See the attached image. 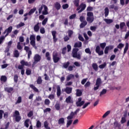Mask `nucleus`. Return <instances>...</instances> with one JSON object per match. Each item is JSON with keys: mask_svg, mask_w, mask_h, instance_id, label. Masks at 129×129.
I'll use <instances>...</instances> for the list:
<instances>
[{"mask_svg": "<svg viewBox=\"0 0 129 129\" xmlns=\"http://www.w3.org/2000/svg\"><path fill=\"white\" fill-rule=\"evenodd\" d=\"M21 65L18 66V69L21 71V73L22 75H24L25 74V69H24V67L25 66H29V62L28 61H25V60H21L20 61Z\"/></svg>", "mask_w": 129, "mask_h": 129, "instance_id": "1", "label": "nucleus"}, {"mask_svg": "<svg viewBox=\"0 0 129 129\" xmlns=\"http://www.w3.org/2000/svg\"><path fill=\"white\" fill-rule=\"evenodd\" d=\"M87 21L89 24L93 23L94 21V16L93 13L91 12H88L87 13Z\"/></svg>", "mask_w": 129, "mask_h": 129, "instance_id": "2", "label": "nucleus"}, {"mask_svg": "<svg viewBox=\"0 0 129 129\" xmlns=\"http://www.w3.org/2000/svg\"><path fill=\"white\" fill-rule=\"evenodd\" d=\"M29 39L30 40V45H31L33 48L37 49V46H36V36L31 35Z\"/></svg>", "mask_w": 129, "mask_h": 129, "instance_id": "3", "label": "nucleus"}, {"mask_svg": "<svg viewBox=\"0 0 129 129\" xmlns=\"http://www.w3.org/2000/svg\"><path fill=\"white\" fill-rule=\"evenodd\" d=\"M79 50V49L78 48H74L72 54L73 58H77V59L80 60V59H81V55H80V54H77V52H78Z\"/></svg>", "mask_w": 129, "mask_h": 129, "instance_id": "4", "label": "nucleus"}, {"mask_svg": "<svg viewBox=\"0 0 129 129\" xmlns=\"http://www.w3.org/2000/svg\"><path fill=\"white\" fill-rule=\"evenodd\" d=\"M102 83V82L101 81V79H100V78H97L96 81V84H95L96 87H94L93 88L94 90L95 91L96 90H98L100 85H101Z\"/></svg>", "mask_w": 129, "mask_h": 129, "instance_id": "5", "label": "nucleus"}, {"mask_svg": "<svg viewBox=\"0 0 129 129\" xmlns=\"http://www.w3.org/2000/svg\"><path fill=\"white\" fill-rule=\"evenodd\" d=\"M86 9V4H84V3L81 4V5L77 8V11H78V14H80V13H82L83 11H84Z\"/></svg>", "mask_w": 129, "mask_h": 129, "instance_id": "6", "label": "nucleus"}, {"mask_svg": "<svg viewBox=\"0 0 129 129\" xmlns=\"http://www.w3.org/2000/svg\"><path fill=\"white\" fill-rule=\"evenodd\" d=\"M14 116L15 117V120L17 122H19L22 119V117L20 116V112L18 110L15 111Z\"/></svg>", "mask_w": 129, "mask_h": 129, "instance_id": "7", "label": "nucleus"}, {"mask_svg": "<svg viewBox=\"0 0 129 129\" xmlns=\"http://www.w3.org/2000/svg\"><path fill=\"white\" fill-rule=\"evenodd\" d=\"M52 59L54 63H57L60 60V57H58V53L55 52L53 54Z\"/></svg>", "mask_w": 129, "mask_h": 129, "instance_id": "8", "label": "nucleus"}, {"mask_svg": "<svg viewBox=\"0 0 129 129\" xmlns=\"http://www.w3.org/2000/svg\"><path fill=\"white\" fill-rule=\"evenodd\" d=\"M12 31H13V26H10L9 27H8V28L6 29L5 30V31L3 32V34L4 35H5V34H6L5 35V37H8V35L12 33Z\"/></svg>", "mask_w": 129, "mask_h": 129, "instance_id": "9", "label": "nucleus"}, {"mask_svg": "<svg viewBox=\"0 0 129 129\" xmlns=\"http://www.w3.org/2000/svg\"><path fill=\"white\" fill-rule=\"evenodd\" d=\"M95 51L96 53L98 54L99 56H101L103 55V50H100V46H99V45L96 47Z\"/></svg>", "mask_w": 129, "mask_h": 129, "instance_id": "10", "label": "nucleus"}, {"mask_svg": "<svg viewBox=\"0 0 129 129\" xmlns=\"http://www.w3.org/2000/svg\"><path fill=\"white\" fill-rule=\"evenodd\" d=\"M113 48H114V46L113 45H109L108 46H106L105 48V50H104L105 54H108V51H109V50H112Z\"/></svg>", "mask_w": 129, "mask_h": 129, "instance_id": "11", "label": "nucleus"}, {"mask_svg": "<svg viewBox=\"0 0 129 129\" xmlns=\"http://www.w3.org/2000/svg\"><path fill=\"white\" fill-rule=\"evenodd\" d=\"M52 36L53 37V43H56L57 41H58V38L56 37V34H57V32L56 31H53L51 32Z\"/></svg>", "mask_w": 129, "mask_h": 129, "instance_id": "12", "label": "nucleus"}, {"mask_svg": "<svg viewBox=\"0 0 129 129\" xmlns=\"http://www.w3.org/2000/svg\"><path fill=\"white\" fill-rule=\"evenodd\" d=\"M66 102L67 103H71L72 104H73V103H74V101L73 100V99L71 97V96H69L67 98H66Z\"/></svg>", "mask_w": 129, "mask_h": 129, "instance_id": "13", "label": "nucleus"}, {"mask_svg": "<svg viewBox=\"0 0 129 129\" xmlns=\"http://www.w3.org/2000/svg\"><path fill=\"white\" fill-rule=\"evenodd\" d=\"M34 63H36L37 62H39L41 61V56L40 55L36 54L34 56Z\"/></svg>", "mask_w": 129, "mask_h": 129, "instance_id": "14", "label": "nucleus"}, {"mask_svg": "<svg viewBox=\"0 0 129 129\" xmlns=\"http://www.w3.org/2000/svg\"><path fill=\"white\" fill-rule=\"evenodd\" d=\"M40 25H41V23L38 22L34 26V31L35 32H39V30H40Z\"/></svg>", "mask_w": 129, "mask_h": 129, "instance_id": "15", "label": "nucleus"}, {"mask_svg": "<svg viewBox=\"0 0 129 129\" xmlns=\"http://www.w3.org/2000/svg\"><path fill=\"white\" fill-rule=\"evenodd\" d=\"M56 95L57 97H59L61 95V87L60 86L58 85L56 86Z\"/></svg>", "mask_w": 129, "mask_h": 129, "instance_id": "16", "label": "nucleus"}, {"mask_svg": "<svg viewBox=\"0 0 129 129\" xmlns=\"http://www.w3.org/2000/svg\"><path fill=\"white\" fill-rule=\"evenodd\" d=\"M64 91L67 94H70L71 93H72V88L67 87L66 89H64Z\"/></svg>", "mask_w": 129, "mask_h": 129, "instance_id": "17", "label": "nucleus"}, {"mask_svg": "<svg viewBox=\"0 0 129 129\" xmlns=\"http://www.w3.org/2000/svg\"><path fill=\"white\" fill-rule=\"evenodd\" d=\"M54 8L57 11H59L61 9V4L59 2H56L54 4Z\"/></svg>", "mask_w": 129, "mask_h": 129, "instance_id": "18", "label": "nucleus"}, {"mask_svg": "<svg viewBox=\"0 0 129 129\" xmlns=\"http://www.w3.org/2000/svg\"><path fill=\"white\" fill-rule=\"evenodd\" d=\"M74 47L75 48H81V47H82V42L81 41L76 42L74 44Z\"/></svg>", "mask_w": 129, "mask_h": 129, "instance_id": "19", "label": "nucleus"}, {"mask_svg": "<svg viewBox=\"0 0 129 129\" xmlns=\"http://www.w3.org/2000/svg\"><path fill=\"white\" fill-rule=\"evenodd\" d=\"M76 96L80 97V96H81L82 95V91L80 89H77L76 90Z\"/></svg>", "mask_w": 129, "mask_h": 129, "instance_id": "20", "label": "nucleus"}, {"mask_svg": "<svg viewBox=\"0 0 129 129\" xmlns=\"http://www.w3.org/2000/svg\"><path fill=\"white\" fill-rule=\"evenodd\" d=\"M65 123V119L63 117L60 118L58 120V124H64Z\"/></svg>", "mask_w": 129, "mask_h": 129, "instance_id": "21", "label": "nucleus"}, {"mask_svg": "<svg viewBox=\"0 0 129 129\" xmlns=\"http://www.w3.org/2000/svg\"><path fill=\"white\" fill-rule=\"evenodd\" d=\"M85 103V101H82L81 102H76V105L78 107H79L80 106H82Z\"/></svg>", "mask_w": 129, "mask_h": 129, "instance_id": "22", "label": "nucleus"}, {"mask_svg": "<svg viewBox=\"0 0 129 129\" xmlns=\"http://www.w3.org/2000/svg\"><path fill=\"white\" fill-rule=\"evenodd\" d=\"M36 82H37V84H38V85H40L43 83V80H42V77L41 76L38 77Z\"/></svg>", "mask_w": 129, "mask_h": 129, "instance_id": "23", "label": "nucleus"}, {"mask_svg": "<svg viewBox=\"0 0 129 129\" xmlns=\"http://www.w3.org/2000/svg\"><path fill=\"white\" fill-rule=\"evenodd\" d=\"M128 50V43L126 42L125 43V48H124L123 55H125L126 53V52H127Z\"/></svg>", "mask_w": 129, "mask_h": 129, "instance_id": "24", "label": "nucleus"}, {"mask_svg": "<svg viewBox=\"0 0 129 129\" xmlns=\"http://www.w3.org/2000/svg\"><path fill=\"white\" fill-rule=\"evenodd\" d=\"M29 86L30 88H31L32 89H33V90H34V91H35V92H39V90L38 89V88L35 87L34 85L30 84Z\"/></svg>", "mask_w": 129, "mask_h": 129, "instance_id": "25", "label": "nucleus"}, {"mask_svg": "<svg viewBox=\"0 0 129 129\" xmlns=\"http://www.w3.org/2000/svg\"><path fill=\"white\" fill-rule=\"evenodd\" d=\"M44 11L42 12V14L44 15H48V7L46 6H43Z\"/></svg>", "mask_w": 129, "mask_h": 129, "instance_id": "26", "label": "nucleus"}, {"mask_svg": "<svg viewBox=\"0 0 129 129\" xmlns=\"http://www.w3.org/2000/svg\"><path fill=\"white\" fill-rule=\"evenodd\" d=\"M5 90L8 93H11L14 90V88L12 87H6L5 88Z\"/></svg>", "mask_w": 129, "mask_h": 129, "instance_id": "27", "label": "nucleus"}, {"mask_svg": "<svg viewBox=\"0 0 129 129\" xmlns=\"http://www.w3.org/2000/svg\"><path fill=\"white\" fill-rule=\"evenodd\" d=\"M14 56L15 57V58H18V57L20 56V52H19V50H15L14 51Z\"/></svg>", "mask_w": 129, "mask_h": 129, "instance_id": "28", "label": "nucleus"}, {"mask_svg": "<svg viewBox=\"0 0 129 129\" xmlns=\"http://www.w3.org/2000/svg\"><path fill=\"white\" fill-rule=\"evenodd\" d=\"M55 108L56 110H60L61 108V105H60V103L57 102L55 103Z\"/></svg>", "mask_w": 129, "mask_h": 129, "instance_id": "29", "label": "nucleus"}, {"mask_svg": "<svg viewBox=\"0 0 129 129\" xmlns=\"http://www.w3.org/2000/svg\"><path fill=\"white\" fill-rule=\"evenodd\" d=\"M104 14H105V17L106 18L109 14V9H108V8L106 7L104 9Z\"/></svg>", "mask_w": 129, "mask_h": 129, "instance_id": "30", "label": "nucleus"}, {"mask_svg": "<svg viewBox=\"0 0 129 129\" xmlns=\"http://www.w3.org/2000/svg\"><path fill=\"white\" fill-rule=\"evenodd\" d=\"M70 65V61H67V62L63 63V67L65 69H67V68H68V67H69Z\"/></svg>", "mask_w": 129, "mask_h": 129, "instance_id": "31", "label": "nucleus"}, {"mask_svg": "<svg viewBox=\"0 0 129 129\" xmlns=\"http://www.w3.org/2000/svg\"><path fill=\"white\" fill-rule=\"evenodd\" d=\"M75 115L74 112H71L70 115L67 117V119H72L73 117Z\"/></svg>", "mask_w": 129, "mask_h": 129, "instance_id": "32", "label": "nucleus"}, {"mask_svg": "<svg viewBox=\"0 0 129 129\" xmlns=\"http://www.w3.org/2000/svg\"><path fill=\"white\" fill-rule=\"evenodd\" d=\"M86 25H87V22L86 21H85L80 24V28H81V29H82L84 28V27H85Z\"/></svg>", "mask_w": 129, "mask_h": 129, "instance_id": "33", "label": "nucleus"}, {"mask_svg": "<svg viewBox=\"0 0 129 129\" xmlns=\"http://www.w3.org/2000/svg\"><path fill=\"white\" fill-rule=\"evenodd\" d=\"M104 21H105L106 24H111V23H113V20H112V19H104Z\"/></svg>", "mask_w": 129, "mask_h": 129, "instance_id": "34", "label": "nucleus"}, {"mask_svg": "<svg viewBox=\"0 0 129 129\" xmlns=\"http://www.w3.org/2000/svg\"><path fill=\"white\" fill-rule=\"evenodd\" d=\"M7 80H8V78L6 76H2L1 78V81H3V82H7Z\"/></svg>", "mask_w": 129, "mask_h": 129, "instance_id": "35", "label": "nucleus"}, {"mask_svg": "<svg viewBox=\"0 0 129 129\" xmlns=\"http://www.w3.org/2000/svg\"><path fill=\"white\" fill-rule=\"evenodd\" d=\"M92 68L95 71H97V70H98V66L95 63L92 64Z\"/></svg>", "mask_w": 129, "mask_h": 129, "instance_id": "36", "label": "nucleus"}, {"mask_svg": "<svg viewBox=\"0 0 129 129\" xmlns=\"http://www.w3.org/2000/svg\"><path fill=\"white\" fill-rule=\"evenodd\" d=\"M106 92H107V90L105 89H103L100 93V96L101 97L102 96V95H104V94H106Z\"/></svg>", "mask_w": 129, "mask_h": 129, "instance_id": "37", "label": "nucleus"}, {"mask_svg": "<svg viewBox=\"0 0 129 129\" xmlns=\"http://www.w3.org/2000/svg\"><path fill=\"white\" fill-rule=\"evenodd\" d=\"M36 10H37V9L36 8H34L33 9H31L30 11L28 13L29 16H31V15H32V14H34V13H35V12H36Z\"/></svg>", "mask_w": 129, "mask_h": 129, "instance_id": "38", "label": "nucleus"}, {"mask_svg": "<svg viewBox=\"0 0 129 129\" xmlns=\"http://www.w3.org/2000/svg\"><path fill=\"white\" fill-rule=\"evenodd\" d=\"M80 1V0H74L73 3L75 5V7H77L78 8L79 7V3Z\"/></svg>", "mask_w": 129, "mask_h": 129, "instance_id": "39", "label": "nucleus"}, {"mask_svg": "<svg viewBox=\"0 0 129 129\" xmlns=\"http://www.w3.org/2000/svg\"><path fill=\"white\" fill-rule=\"evenodd\" d=\"M45 57L47 58V60L50 61L51 60V56H50V52H47L45 53Z\"/></svg>", "mask_w": 129, "mask_h": 129, "instance_id": "40", "label": "nucleus"}, {"mask_svg": "<svg viewBox=\"0 0 129 129\" xmlns=\"http://www.w3.org/2000/svg\"><path fill=\"white\" fill-rule=\"evenodd\" d=\"M73 120L71 119H69V120H67V127H69L71 124H72Z\"/></svg>", "mask_w": 129, "mask_h": 129, "instance_id": "41", "label": "nucleus"}, {"mask_svg": "<svg viewBox=\"0 0 129 129\" xmlns=\"http://www.w3.org/2000/svg\"><path fill=\"white\" fill-rule=\"evenodd\" d=\"M44 126L46 129H51V128L49 127V124H48V122H47V121H44Z\"/></svg>", "mask_w": 129, "mask_h": 129, "instance_id": "42", "label": "nucleus"}, {"mask_svg": "<svg viewBox=\"0 0 129 129\" xmlns=\"http://www.w3.org/2000/svg\"><path fill=\"white\" fill-rule=\"evenodd\" d=\"M30 121V119H27L24 122V125L26 127H29V122Z\"/></svg>", "mask_w": 129, "mask_h": 129, "instance_id": "43", "label": "nucleus"}, {"mask_svg": "<svg viewBox=\"0 0 129 129\" xmlns=\"http://www.w3.org/2000/svg\"><path fill=\"white\" fill-rule=\"evenodd\" d=\"M42 126V123L40 121V120H37L36 122V127L39 128Z\"/></svg>", "mask_w": 129, "mask_h": 129, "instance_id": "44", "label": "nucleus"}, {"mask_svg": "<svg viewBox=\"0 0 129 129\" xmlns=\"http://www.w3.org/2000/svg\"><path fill=\"white\" fill-rule=\"evenodd\" d=\"M25 26V23L23 22H20L18 25H17L16 28L17 29H20L21 27H24Z\"/></svg>", "mask_w": 129, "mask_h": 129, "instance_id": "45", "label": "nucleus"}, {"mask_svg": "<svg viewBox=\"0 0 129 129\" xmlns=\"http://www.w3.org/2000/svg\"><path fill=\"white\" fill-rule=\"evenodd\" d=\"M6 37H6V36H2L1 37H0V45L1 44H3V42H4V41H5V39Z\"/></svg>", "mask_w": 129, "mask_h": 129, "instance_id": "46", "label": "nucleus"}, {"mask_svg": "<svg viewBox=\"0 0 129 129\" xmlns=\"http://www.w3.org/2000/svg\"><path fill=\"white\" fill-rule=\"evenodd\" d=\"M120 30H123V27L125 26V23L124 22H121L120 23Z\"/></svg>", "mask_w": 129, "mask_h": 129, "instance_id": "47", "label": "nucleus"}, {"mask_svg": "<svg viewBox=\"0 0 129 129\" xmlns=\"http://www.w3.org/2000/svg\"><path fill=\"white\" fill-rule=\"evenodd\" d=\"M67 52V48L66 47H63L61 50V54L65 55Z\"/></svg>", "mask_w": 129, "mask_h": 129, "instance_id": "48", "label": "nucleus"}, {"mask_svg": "<svg viewBox=\"0 0 129 129\" xmlns=\"http://www.w3.org/2000/svg\"><path fill=\"white\" fill-rule=\"evenodd\" d=\"M106 67V62H104L103 64H102L99 66V68H100V69H103L104 68H105Z\"/></svg>", "mask_w": 129, "mask_h": 129, "instance_id": "49", "label": "nucleus"}, {"mask_svg": "<svg viewBox=\"0 0 129 129\" xmlns=\"http://www.w3.org/2000/svg\"><path fill=\"white\" fill-rule=\"evenodd\" d=\"M72 78H74V75L72 74H70V75H69L67 78V81H69V80H70Z\"/></svg>", "mask_w": 129, "mask_h": 129, "instance_id": "50", "label": "nucleus"}, {"mask_svg": "<svg viewBox=\"0 0 129 129\" xmlns=\"http://www.w3.org/2000/svg\"><path fill=\"white\" fill-rule=\"evenodd\" d=\"M68 34L69 35V37L70 38H71L72 37V35H73V31L71 30H69L68 31Z\"/></svg>", "mask_w": 129, "mask_h": 129, "instance_id": "51", "label": "nucleus"}, {"mask_svg": "<svg viewBox=\"0 0 129 129\" xmlns=\"http://www.w3.org/2000/svg\"><path fill=\"white\" fill-rule=\"evenodd\" d=\"M106 46V43L105 42L101 43L100 44V47L102 49H104V48H105Z\"/></svg>", "mask_w": 129, "mask_h": 129, "instance_id": "52", "label": "nucleus"}, {"mask_svg": "<svg viewBox=\"0 0 129 129\" xmlns=\"http://www.w3.org/2000/svg\"><path fill=\"white\" fill-rule=\"evenodd\" d=\"M123 47H124V44L120 43H119V44L117 46V48L118 49H122V48H123Z\"/></svg>", "mask_w": 129, "mask_h": 129, "instance_id": "53", "label": "nucleus"}, {"mask_svg": "<svg viewBox=\"0 0 129 129\" xmlns=\"http://www.w3.org/2000/svg\"><path fill=\"white\" fill-rule=\"evenodd\" d=\"M62 8L63 10H66V9H68V8H69V5H68V4H63L62 6Z\"/></svg>", "mask_w": 129, "mask_h": 129, "instance_id": "54", "label": "nucleus"}, {"mask_svg": "<svg viewBox=\"0 0 129 129\" xmlns=\"http://www.w3.org/2000/svg\"><path fill=\"white\" fill-rule=\"evenodd\" d=\"M21 102H22V97L19 96L18 98L17 101L16 102V104H18L19 103H21Z\"/></svg>", "mask_w": 129, "mask_h": 129, "instance_id": "55", "label": "nucleus"}, {"mask_svg": "<svg viewBox=\"0 0 129 129\" xmlns=\"http://www.w3.org/2000/svg\"><path fill=\"white\" fill-rule=\"evenodd\" d=\"M19 78V76H18V75H15L14 76V82H15V83H17L18 82V79Z\"/></svg>", "mask_w": 129, "mask_h": 129, "instance_id": "56", "label": "nucleus"}, {"mask_svg": "<svg viewBox=\"0 0 129 129\" xmlns=\"http://www.w3.org/2000/svg\"><path fill=\"white\" fill-rule=\"evenodd\" d=\"M17 49L18 50H22L23 49V47L21 45V42H20L17 43Z\"/></svg>", "mask_w": 129, "mask_h": 129, "instance_id": "57", "label": "nucleus"}, {"mask_svg": "<svg viewBox=\"0 0 129 129\" xmlns=\"http://www.w3.org/2000/svg\"><path fill=\"white\" fill-rule=\"evenodd\" d=\"M85 52L87 53V54H90V55H91V51H90V49L89 48H86L85 49Z\"/></svg>", "mask_w": 129, "mask_h": 129, "instance_id": "58", "label": "nucleus"}, {"mask_svg": "<svg viewBox=\"0 0 129 129\" xmlns=\"http://www.w3.org/2000/svg\"><path fill=\"white\" fill-rule=\"evenodd\" d=\"M50 100L48 99H46L44 101V104L45 105H49V104H50Z\"/></svg>", "mask_w": 129, "mask_h": 129, "instance_id": "59", "label": "nucleus"}, {"mask_svg": "<svg viewBox=\"0 0 129 129\" xmlns=\"http://www.w3.org/2000/svg\"><path fill=\"white\" fill-rule=\"evenodd\" d=\"M109 113H110V111H107V112H106L102 116L103 118H105V117L107 116V115H108Z\"/></svg>", "mask_w": 129, "mask_h": 129, "instance_id": "60", "label": "nucleus"}, {"mask_svg": "<svg viewBox=\"0 0 129 129\" xmlns=\"http://www.w3.org/2000/svg\"><path fill=\"white\" fill-rule=\"evenodd\" d=\"M126 122V118L122 117L120 121L121 123L123 124V123H125V122Z\"/></svg>", "mask_w": 129, "mask_h": 129, "instance_id": "61", "label": "nucleus"}, {"mask_svg": "<svg viewBox=\"0 0 129 129\" xmlns=\"http://www.w3.org/2000/svg\"><path fill=\"white\" fill-rule=\"evenodd\" d=\"M33 115H34V113L33 112V111H30L27 114V116L28 117H32Z\"/></svg>", "mask_w": 129, "mask_h": 129, "instance_id": "62", "label": "nucleus"}, {"mask_svg": "<svg viewBox=\"0 0 129 129\" xmlns=\"http://www.w3.org/2000/svg\"><path fill=\"white\" fill-rule=\"evenodd\" d=\"M73 68H75V66H70L68 67L69 71H73Z\"/></svg>", "mask_w": 129, "mask_h": 129, "instance_id": "63", "label": "nucleus"}, {"mask_svg": "<svg viewBox=\"0 0 129 129\" xmlns=\"http://www.w3.org/2000/svg\"><path fill=\"white\" fill-rule=\"evenodd\" d=\"M32 73V70H30V69H27L26 71V74L27 75H31Z\"/></svg>", "mask_w": 129, "mask_h": 129, "instance_id": "64", "label": "nucleus"}]
</instances>
